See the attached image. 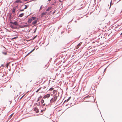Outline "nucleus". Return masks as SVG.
<instances>
[{
  "mask_svg": "<svg viewBox=\"0 0 122 122\" xmlns=\"http://www.w3.org/2000/svg\"><path fill=\"white\" fill-rule=\"evenodd\" d=\"M19 27L21 28H23L24 27H26L28 26V25H18Z\"/></svg>",
  "mask_w": 122,
  "mask_h": 122,
  "instance_id": "obj_1",
  "label": "nucleus"
},
{
  "mask_svg": "<svg viewBox=\"0 0 122 122\" xmlns=\"http://www.w3.org/2000/svg\"><path fill=\"white\" fill-rule=\"evenodd\" d=\"M50 94H48L45 95L43 98V99H45L46 98H48L50 97Z\"/></svg>",
  "mask_w": 122,
  "mask_h": 122,
  "instance_id": "obj_2",
  "label": "nucleus"
},
{
  "mask_svg": "<svg viewBox=\"0 0 122 122\" xmlns=\"http://www.w3.org/2000/svg\"><path fill=\"white\" fill-rule=\"evenodd\" d=\"M34 111H36V113H38L39 112L38 109L37 107H35L34 108Z\"/></svg>",
  "mask_w": 122,
  "mask_h": 122,
  "instance_id": "obj_3",
  "label": "nucleus"
},
{
  "mask_svg": "<svg viewBox=\"0 0 122 122\" xmlns=\"http://www.w3.org/2000/svg\"><path fill=\"white\" fill-rule=\"evenodd\" d=\"M46 104H47L48 105H50V104L51 102L49 100H48L46 101Z\"/></svg>",
  "mask_w": 122,
  "mask_h": 122,
  "instance_id": "obj_4",
  "label": "nucleus"
},
{
  "mask_svg": "<svg viewBox=\"0 0 122 122\" xmlns=\"http://www.w3.org/2000/svg\"><path fill=\"white\" fill-rule=\"evenodd\" d=\"M15 7H14L12 10V13L14 14L15 13Z\"/></svg>",
  "mask_w": 122,
  "mask_h": 122,
  "instance_id": "obj_5",
  "label": "nucleus"
},
{
  "mask_svg": "<svg viewBox=\"0 0 122 122\" xmlns=\"http://www.w3.org/2000/svg\"><path fill=\"white\" fill-rule=\"evenodd\" d=\"M37 20H35L33 22H32V25H34L36 24L37 22Z\"/></svg>",
  "mask_w": 122,
  "mask_h": 122,
  "instance_id": "obj_6",
  "label": "nucleus"
},
{
  "mask_svg": "<svg viewBox=\"0 0 122 122\" xmlns=\"http://www.w3.org/2000/svg\"><path fill=\"white\" fill-rule=\"evenodd\" d=\"M46 12H43L42 13L41 15V17H43L44 15H46Z\"/></svg>",
  "mask_w": 122,
  "mask_h": 122,
  "instance_id": "obj_7",
  "label": "nucleus"
},
{
  "mask_svg": "<svg viewBox=\"0 0 122 122\" xmlns=\"http://www.w3.org/2000/svg\"><path fill=\"white\" fill-rule=\"evenodd\" d=\"M13 24L15 25H17L18 26L19 25L18 24V23H17L16 21L13 22Z\"/></svg>",
  "mask_w": 122,
  "mask_h": 122,
  "instance_id": "obj_8",
  "label": "nucleus"
},
{
  "mask_svg": "<svg viewBox=\"0 0 122 122\" xmlns=\"http://www.w3.org/2000/svg\"><path fill=\"white\" fill-rule=\"evenodd\" d=\"M55 101H54V100L53 98H52L51 100L50 101V102L51 103H52L53 102H55Z\"/></svg>",
  "mask_w": 122,
  "mask_h": 122,
  "instance_id": "obj_9",
  "label": "nucleus"
},
{
  "mask_svg": "<svg viewBox=\"0 0 122 122\" xmlns=\"http://www.w3.org/2000/svg\"><path fill=\"white\" fill-rule=\"evenodd\" d=\"M81 44L82 43L81 42H80L77 45L76 48H78L80 46Z\"/></svg>",
  "mask_w": 122,
  "mask_h": 122,
  "instance_id": "obj_10",
  "label": "nucleus"
},
{
  "mask_svg": "<svg viewBox=\"0 0 122 122\" xmlns=\"http://www.w3.org/2000/svg\"><path fill=\"white\" fill-rule=\"evenodd\" d=\"M54 101H56V99H57V96L56 95H54Z\"/></svg>",
  "mask_w": 122,
  "mask_h": 122,
  "instance_id": "obj_11",
  "label": "nucleus"
},
{
  "mask_svg": "<svg viewBox=\"0 0 122 122\" xmlns=\"http://www.w3.org/2000/svg\"><path fill=\"white\" fill-rule=\"evenodd\" d=\"M15 2L16 3H21L22 2L20 0H16L15 1Z\"/></svg>",
  "mask_w": 122,
  "mask_h": 122,
  "instance_id": "obj_12",
  "label": "nucleus"
},
{
  "mask_svg": "<svg viewBox=\"0 0 122 122\" xmlns=\"http://www.w3.org/2000/svg\"><path fill=\"white\" fill-rule=\"evenodd\" d=\"M32 20L30 18L29 19L28 21V23H30L32 21Z\"/></svg>",
  "mask_w": 122,
  "mask_h": 122,
  "instance_id": "obj_13",
  "label": "nucleus"
},
{
  "mask_svg": "<svg viewBox=\"0 0 122 122\" xmlns=\"http://www.w3.org/2000/svg\"><path fill=\"white\" fill-rule=\"evenodd\" d=\"M24 15V13H21V14H20L19 15L18 17H22Z\"/></svg>",
  "mask_w": 122,
  "mask_h": 122,
  "instance_id": "obj_14",
  "label": "nucleus"
},
{
  "mask_svg": "<svg viewBox=\"0 0 122 122\" xmlns=\"http://www.w3.org/2000/svg\"><path fill=\"white\" fill-rule=\"evenodd\" d=\"M71 98V97H69L68 99H67L66 100H65L64 102H67L68 101H69V100Z\"/></svg>",
  "mask_w": 122,
  "mask_h": 122,
  "instance_id": "obj_15",
  "label": "nucleus"
},
{
  "mask_svg": "<svg viewBox=\"0 0 122 122\" xmlns=\"http://www.w3.org/2000/svg\"><path fill=\"white\" fill-rule=\"evenodd\" d=\"M36 17H32L31 18V19H32V20H35L36 19Z\"/></svg>",
  "mask_w": 122,
  "mask_h": 122,
  "instance_id": "obj_16",
  "label": "nucleus"
},
{
  "mask_svg": "<svg viewBox=\"0 0 122 122\" xmlns=\"http://www.w3.org/2000/svg\"><path fill=\"white\" fill-rule=\"evenodd\" d=\"M25 7L24 8V9H27V8L28 7V5L27 6L26 5H25Z\"/></svg>",
  "mask_w": 122,
  "mask_h": 122,
  "instance_id": "obj_17",
  "label": "nucleus"
},
{
  "mask_svg": "<svg viewBox=\"0 0 122 122\" xmlns=\"http://www.w3.org/2000/svg\"><path fill=\"white\" fill-rule=\"evenodd\" d=\"M44 102V101L43 99L41 101V102L42 104H43V103Z\"/></svg>",
  "mask_w": 122,
  "mask_h": 122,
  "instance_id": "obj_18",
  "label": "nucleus"
},
{
  "mask_svg": "<svg viewBox=\"0 0 122 122\" xmlns=\"http://www.w3.org/2000/svg\"><path fill=\"white\" fill-rule=\"evenodd\" d=\"M2 53L3 54H4V55H6L7 54V53L6 52H2Z\"/></svg>",
  "mask_w": 122,
  "mask_h": 122,
  "instance_id": "obj_19",
  "label": "nucleus"
},
{
  "mask_svg": "<svg viewBox=\"0 0 122 122\" xmlns=\"http://www.w3.org/2000/svg\"><path fill=\"white\" fill-rule=\"evenodd\" d=\"M112 0H111L110 3V7L109 8V9L111 7V5H112Z\"/></svg>",
  "mask_w": 122,
  "mask_h": 122,
  "instance_id": "obj_20",
  "label": "nucleus"
},
{
  "mask_svg": "<svg viewBox=\"0 0 122 122\" xmlns=\"http://www.w3.org/2000/svg\"><path fill=\"white\" fill-rule=\"evenodd\" d=\"M41 88H39L36 91V92H38L40 90V89Z\"/></svg>",
  "mask_w": 122,
  "mask_h": 122,
  "instance_id": "obj_21",
  "label": "nucleus"
},
{
  "mask_svg": "<svg viewBox=\"0 0 122 122\" xmlns=\"http://www.w3.org/2000/svg\"><path fill=\"white\" fill-rule=\"evenodd\" d=\"M18 38V36H16L14 38H12V40H13L14 39H16V38Z\"/></svg>",
  "mask_w": 122,
  "mask_h": 122,
  "instance_id": "obj_22",
  "label": "nucleus"
},
{
  "mask_svg": "<svg viewBox=\"0 0 122 122\" xmlns=\"http://www.w3.org/2000/svg\"><path fill=\"white\" fill-rule=\"evenodd\" d=\"M10 26L11 27V28L12 29H14V27L12 25H10Z\"/></svg>",
  "mask_w": 122,
  "mask_h": 122,
  "instance_id": "obj_23",
  "label": "nucleus"
},
{
  "mask_svg": "<svg viewBox=\"0 0 122 122\" xmlns=\"http://www.w3.org/2000/svg\"><path fill=\"white\" fill-rule=\"evenodd\" d=\"M54 89V88L52 87L51 88L49 89V90L52 91Z\"/></svg>",
  "mask_w": 122,
  "mask_h": 122,
  "instance_id": "obj_24",
  "label": "nucleus"
},
{
  "mask_svg": "<svg viewBox=\"0 0 122 122\" xmlns=\"http://www.w3.org/2000/svg\"><path fill=\"white\" fill-rule=\"evenodd\" d=\"M50 9H51L50 8H48V9H47L46 10V11H49L50 10Z\"/></svg>",
  "mask_w": 122,
  "mask_h": 122,
  "instance_id": "obj_25",
  "label": "nucleus"
},
{
  "mask_svg": "<svg viewBox=\"0 0 122 122\" xmlns=\"http://www.w3.org/2000/svg\"><path fill=\"white\" fill-rule=\"evenodd\" d=\"M36 105L38 106H39L40 105V103L39 102V103H36Z\"/></svg>",
  "mask_w": 122,
  "mask_h": 122,
  "instance_id": "obj_26",
  "label": "nucleus"
},
{
  "mask_svg": "<svg viewBox=\"0 0 122 122\" xmlns=\"http://www.w3.org/2000/svg\"><path fill=\"white\" fill-rule=\"evenodd\" d=\"M36 30H37V28H36L35 29V31L33 32L34 33H35L36 32Z\"/></svg>",
  "mask_w": 122,
  "mask_h": 122,
  "instance_id": "obj_27",
  "label": "nucleus"
},
{
  "mask_svg": "<svg viewBox=\"0 0 122 122\" xmlns=\"http://www.w3.org/2000/svg\"><path fill=\"white\" fill-rule=\"evenodd\" d=\"M9 64V63H8L6 64V67L7 68Z\"/></svg>",
  "mask_w": 122,
  "mask_h": 122,
  "instance_id": "obj_28",
  "label": "nucleus"
},
{
  "mask_svg": "<svg viewBox=\"0 0 122 122\" xmlns=\"http://www.w3.org/2000/svg\"><path fill=\"white\" fill-rule=\"evenodd\" d=\"M24 9H23L20 10V11H24Z\"/></svg>",
  "mask_w": 122,
  "mask_h": 122,
  "instance_id": "obj_29",
  "label": "nucleus"
},
{
  "mask_svg": "<svg viewBox=\"0 0 122 122\" xmlns=\"http://www.w3.org/2000/svg\"><path fill=\"white\" fill-rule=\"evenodd\" d=\"M56 92V91L55 90H54L53 91V93L54 94L55 93V92Z\"/></svg>",
  "mask_w": 122,
  "mask_h": 122,
  "instance_id": "obj_30",
  "label": "nucleus"
},
{
  "mask_svg": "<svg viewBox=\"0 0 122 122\" xmlns=\"http://www.w3.org/2000/svg\"><path fill=\"white\" fill-rule=\"evenodd\" d=\"M42 6H43V5H41V7H40V10H41V8H42Z\"/></svg>",
  "mask_w": 122,
  "mask_h": 122,
  "instance_id": "obj_31",
  "label": "nucleus"
},
{
  "mask_svg": "<svg viewBox=\"0 0 122 122\" xmlns=\"http://www.w3.org/2000/svg\"><path fill=\"white\" fill-rule=\"evenodd\" d=\"M107 13H106V15H103V16H105V17H106L107 16Z\"/></svg>",
  "mask_w": 122,
  "mask_h": 122,
  "instance_id": "obj_32",
  "label": "nucleus"
},
{
  "mask_svg": "<svg viewBox=\"0 0 122 122\" xmlns=\"http://www.w3.org/2000/svg\"><path fill=\"white\" fill-rule=\"evenodd\" d=\"M40 100V98L39 97L37 99V102H38Z\"/></svg>",
  "mask_w": 122,
  "mask_h": 122,
  "instance_id": "obj_33",
  "label": "nucleus"
},
{
  "mask_svg": "<svg viewBox=\"0 0 122 122\" xmlns=\"http://www.w3.org/2000/svg\"><path fill=\"white\" fill-rule=\"evenodd\" d=\"M46 104V103H44V104H43L42 105V106H45Z\"/></svg>",
  "mask_w": 122,
  "mask_h": 122,
  "instance_id": "obj_34",
  "label": "nucleus"
},
{
  "mask_svg": "<svg viewBox=\"0 0 122 122\" xmlns=\"http://www.w3.org/2000/svg\"><path fill=\"white\" fill-rule=\"evenodd\" d=\"M50 105H48L47 104H46V107H47V106H49Z\"/></svg>",
  "mask_w": 122,
  "mask_h": 122,
  "instance_id": "obj_35",
  "label": "nucleus"
},
{
  "mask_svg": "<svg viewBox=\"0 0 122 122\" xmlns=\"http://www.w3.org/2000/svg\"><path fill=\"white\" fill-rule=\"evenodd\" d=\"M13 114H12L9 117L10 118L11 117H12V115Z\"/></svg>",
  "mask_w": 122,
  "mask_h": 122,
  "instance_id": "obj_36",
  "label": "nucleus"
},
{
  "mask_svg": "<svg viewBox=\"0 0 122 122\" xmlns=\"http://www.w3.org/2000/svg\"><path fill=\"white\" fill-rule=\"evenodd\" d=\"M10 17L11 16L12 14L11 13H10Z\"/></svg>",
  "mask_w": 122,
  "mask_h": 122,
  "instance_id": "obj_37",
  "label": "nucleus"
},
{
  "mask_svg": "<svg viewBox=\"0 0 122 122\" xmlns=\"http://www.w3.org/2000/svg\"><path fill=\"white\" fill-rule=\"evenodd\" d=\"M32 52V51H31L26 56H27V55H28L29 54H30V53H31V52Z\"/></svg>",
  "mask_w": 122,
  "mask_h": 122,
  "instance_id": "obj_38",
  "label": "nucleus"
},
{
  "mask_svg": "<svg viewBox=\"0 0 122 122\" xmlns=\"http://www.w3.org/2000/svg\"><path fill=\"white\" fill-rule=\"evenodd\" d=\"M46 109V108H45L43 110H44V111H45Z\"/></svg>",
  "mask_w": 122,
  "mask_h": 122,
  "instance_id": "obj_39",
  "label": "nucleus"
},
{
  "mask_svg": "<svg viewBox=\"0 0 122 122\" xmlns=\"http://www.w3.org/2000/svg\"><path fill=\"white\" fill-rule=\"evenodd\" d=\"M18 7V5H17L16 6L15 8H17Z\"/></svg>",
  "mask_w": 122,
  "mask_h": 122,
  "instance_id": "obj_40",
  "label": "nucleus"
},
{
  "mask_svg": "<svg viewBox=\"0 0 122 122\" xmlns=\"http://www.w3.org/2000/svg\"><path fill=\"white\" fill-rule=\"evenodd\" d=\"M42 97L41 96H40L39 98H41Z\"/></svg>",
  "mask_w": 122,
  "mask_h": 122,
  "instance_id": "obj_41",
  "label": "nucleus"
},
{
  "mask_svg": "<svg viewBox=\"0 0 122 122\" xmlns=\"http://www.w3.org/2000/svg\"><path fill=\"white\" fill-rule=\"evenodd\" d=\"M35 48L33 49L31 51L32 52L34 50H35Z\"/></svg>",
  "mask_w": 122,
  "mask_h": 122,
  "instance_id": "obj_42",
  "label": "nucleus"
},
{
  "mask_svg": "<svg viewBox=\"0 0 122 122\" xmlns=\"http://www.w3.org/2000/svg\"><path fill=\"white\" fill-rule=\"evenodd\" d=\"M10 23H11V24H13V22H12L11 21H10Z\"/></svg>",
  "mask_w": 122,
  "mask_h": 122,
  "instance_id": "obj_43",
  "label": "nucleus"
},
{
  "mask_svg": "<svg viewBox=\"0 0 122 122\" xmlns=\"http://www.w3.org/2000/svg\"><path fill=\"white\" fill-rule=\"evenodd\" d=\"M4 76V74H2V77H3Z\"/></svg>",
  "mask_w": 122,
  "mask_h": 122,
  "instance_id": "obj_44",
  "label": "nucleus"
},
{
  "mask_svg": "<svg viewBox=\"0 0 122 122\" xmlns=\"http://www.w3.org/2000/svg\"><path fill=\"white\" fill-rule=\"evenodd\" d=\"M43 111H44V110H41V112H43Z\"/></svg>",
  "mask_w": 122,
  "mask_h": 122,
  "instance_id": "obj_45",
  "label": "nucleus"
},
{
  "mask_svg": "<svg viewBox=\"0 0 122 122\" xmlns=\"http://www.w3.org/2000/svg\"><path fill=\"white\" fill-rule=\"evenodd\" d=\"M24 5H23L21 7H21L23 6Z\"/></svg>",
  "mask_w": 122,
  "mask_h": 122,
  "instance_id": "obj_46",
  "label": "nucleus"
},
{
  "mask_svg": "<svg viewBox=\"0 0 122 122\" xmlns=\"http://www.w3.org/2000/svg\"><path fill=\"white\" fill-rule=\"evenodd\" d=\"M120 35H122V32L121 33V34H120Z\"/></svg>",
  "mask_w": 122,
  "mask_h": 122,
  "instance_id": "obj_47",
  "label": "nucleus"
},
{
  "mask_svg": "<svg viewBox=\"0 0 122 122\" xmlns=\"http://www.w3.org/2000/svg\"><path fill=\"white\" fill-rule=\"evenodd\" d=\"M51 0H48V1H51Z\"/></svg>",
  "mask_w": 122,
  "mask_h": 122,
  "instance_id": "obj_48",
  "label": "nucleus"
},
{
  "mask_svg": "<svg viewBox=\"0 0 122 122\" xmlns=\"http://www.w3.org/2000/svg\"><path fill=\"white\" fill-rule=\"evenodd\" d=\"M25 1H27V0H24Z\"/></svg>",
  "mask_w": 122,
  "mask_h": 122,
  "instance_id": "obj_49",
  "label": "nucleus"
},
{
  "mask_svg": "<svg viewBox=\"0 0 122 122\" xmlns=\"http://www.w3.org/2000/svg\"><path fill=\"white\" fill-rule=\"evenodd\" d=\"M59 1L60 2H61V0H59Z\"/></svg>",
  "mask_w": 122,
  "mask_h": 122,
  "instance_id": "obj_50",
  "label": "nucleus"
},
{
  "mask_svg": "<svg viewBox=\"0 0 122 122\" xmlns=\"http://www.w3.org/2000/svg\"><path fill=\"white\" fill-rule=\"evenodd\" d=\"M36 36H35L34 37V38H36Z\"/></svg>",
  "mask_w": 122,
  "mask_h": 122,
  "instance_id": "obj_51",
  "label": "nucleus"
},
{
  "mask_svg": "<svg viewBox=\"0 0 122 122\" xmlns=\"http://www.w3.org/2000/svg\"><path fill=\"white\" fill-rule=\"evenodd\" d=\"M108 6H109V5H108Z\"/></svg>",
  "mask_w": 122,
  "mask_h": 122,
  "instance_id": "obj_52",
  "label": "nucleus"
},
{
  "mask_svg": "<svg viewBox=\"0 0 122 122\" xmlns=\"http://www.w3.org/2000/svg\"><path fill=\"white\" fill-rule=\"evenodd\" d=\"M92 97V98H93V97Z\"/></svg>",
  "mask_w": 122,
  "mask_h": 122,
  "instance_id": "obj_53",
  "label": "nucleus"
},
{
  "mask_svg": "<svg viewBox=\"0 0 122 122\" xmlns=\"http://www.w3.org/2000/svg\"><path fill=\"white\" fill-rule=\"evenodd\" d=\"M87 97H87H85V98H86V97Z\"/></svg>",
  "mask_w": 122,
  "mask_h": 122,
  "instance_id": "obj_54",
  "label": "nucleus"
}]
</instances>
